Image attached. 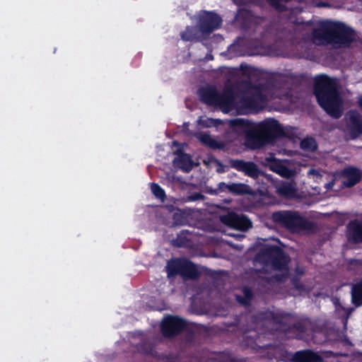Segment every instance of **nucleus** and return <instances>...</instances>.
<instances>
[{"label":"nucleus","instance_id":"nucleus-1","mask_svg":"<svg viewBox=\"0 0 362 362\" xmlns=\"http://www.w3.org/2000/svg\"><path fill=\"white\" fill-rule=\"evenodd\" d=\"M283 133L281 125L273 119L251 123L238 118L230 121V128L226 134V141L217 139L206 132L197 133L195 136L203 145L214 149H225L230 143H243L247 147L256 149L272 141Z\"/></svg>","mask_w":362,"mask_h":362},{"label":"nucleus","instance_id":"nucleus-2","mask_svg":"<svg viewBox=\"0 0 362 362\" xmlns=\"http://www.w3.org/2000/svg\"><path fill=\"white\" fill-rule=\"evenodd\" d=\"M305 27L306 31L311 32L309 38L316 45L347 46L356 37L354 30L340 22L320 21L313 25L307 23Z\"/></svg>","mask_w":362,"mask_h":362},{"label":"nucleus","instance_id":"nucleus-3","mask_svg":"<svg viewBox=\"0 0 362 362\" xmlns=\"http://www.w3.org/2000/svg\"><path fill=\"white\" fill-rule=\"evenodd\" d=\"M315 94L320 105L331 116L339 117L342 112V101L337 91V81L327 76L315 78Z\"/></svg>","mask_w":362,"mask_h":362},{"label":"nucleus","instance_id":"nucleus-4","mask_svg":"<svg viewBox=\"0 0 362 362\" xmlns=\"http://www.w3.org/2000/svg\"><path fill=\"white\" fill-rule=\"evenodd\" d=\"M281 96L287 98V93L283 94L282 91L280 93V90L274 88H253L244 98L241 106L248 111L258 112L265 107L269 100Z\"/></svg>","mask_w":362,"mask_h":362},{"label":"nucleus","instance_id":"nucleus-5","mask_svg":"<svg viewBox=\"0 0 362 362\" xmlns=\"http://www.w3.org/2000/svg\"><path fill=\"white\" fill-rule=\"evenodd\" d=\"M199 93L204 103L218 107L223 112H228L235 107V97L230 89H225L220 93L214 87H205L201 88Z\"/></svg>","mask_w":362,"mask_h":362},{"label":"nucleus","instance_id":"nucleus-6","mask_svg":"<svg viewBox=\"0 0 362 362\" xmlns=\"http://www.w3.org/2000/svg\"><path fill=\"white\" fill-rule=\"evenodd\" d=\"M256 261L263 264L265 272L272 273L273 271L287 274V257L277 247H267L262 251L257 257Z\"/></svg>","mask_w":362,"mask_h":362},{"label":"nucleus","instance_id":"nucleus-7","mask_svg":"<svg viewBox=\"0 0 362 362\" xmlns=\"http://www.w3.org/2000/svg\"><path fill=\"white\" fill-rule=\"evenodd\" d=\"M275 222L279 223L291 231L309 229L311 224L309 221L296 212L279 211L272 216Z\"/></svg>","mask_w":362,"mask_h":362},{"label":"nucleus","instance_id":"nucleus-8","mask_svg":"<svg viewBox=\"0 0 362 362\" xmlns=\"http://www.w3.org/2000/svg\"><path fill=\"white\" fill-rule=\"evenodd\" d=\"M166 269L169 277L176 274L192 277L194 271V265L185 259H177L168 262Z\"/></svg>","mask_w":362,"mask_h":362},{"label":"nucleus","instance_id":"nucleus-9","mask_svg":"<svg viewBox=\"0 0 362 362\" xmlns=\"http://www.w3.org/2000/svg\"><path fill=\"white\" fill-rule=\"evenodd\" d=\"M221 24V18L213 12L204 11L199 14V28L202 33H210L218 29Z\"/></svg>","mask_w":362,"mask_h":362},{"label":"nucleus","instance_id":"nucleus-10","mask_svg":"<svg viewBox=\"0 0 362 362\" xmlns=\"http://www.w3.org/2000/svg\"><path fill=\"white\" fill-rule=\"evenodd\" d=\"M222 223L230 228L246 231L252 228V222L245 216L234 212L228 213L220 216Z\"/></svg>","mask_w":362,"mask_h":362},{"label":"nucleus","instance_id":"nucleus-11","mask_svg":"<svg viewBox=\"0 0 362 362\" xmlns=\"http://www.w3.org/2000/svg\"><path fill=\"white\" fill-rule=\"evenodd\" d=\"M184 326L185 323L180 317L168 316L163 320L161 329L165 336L170 337L178 333Z\"/></svg>","mask_w":362,"mask_h":362},{"label":"nucleus","instance_id":"nucleus-12","mask_svg":"<svg viewBox=\"0 0 362 362\" xmlns=\"http://www.w3.org/2000/svg\"><path fill=\"white\" fill-rule=\"evenodd\" d=\"M361 170L353 166L344 168L341 173V182L348 187L356 185L361 180Z\"/></svg>","mask_w":362,"mask_h":362},{"label":"nucleus","instance_id":"nucleus-13","mask_svg":"<svg viewBox=\"0 0 362 362\" xmlns=\"http://www.w3.org/2000/svg\"><path fill=\"white\" fill-rule=\"evenodd\" d=\"M351 137L362 134V119L360 114L354 110L349 111L346 116Z\"/></svg>","mask_w":362,"mask_h":362},{"label":"nucleus","instance_id":"nucleus-14","mask_svg":"<svg viewBox=\"0 0 362 362\" xmlns=\"http://www.w3.org/2000/svg\"><path fill=\"white\" fill-rule=\"evenodd\" d=\"M218 188L221 192L227 190L233 194L239 195L253 194L252 189L248 185L243 183L226 184L221 182L218 185Z\"/></svg>","mask_w":362,"mask_h":362},{"label":"nucleus","instance_id":"nucleus-15","mask_svg":"<svg viewBox=\"0 0 362 362\" xmlns=\"http://www.w3.org/2000/svg\"><path fill=\"white\" fill-rule=\"evenodd\" d=\"M173 165L183 172L188 173L192 169L194 163L188 154L177 152L173 160Z\"/></svg>","mask_w":362,"mask_h":362},{"label":"nucleus","instance_id":"nucleus-16","mask_svg":"<svg viewBox=\"0 0 362 362\" xmlns=\"http://www.w3.org/2000/svg\"><path fill=\"white\" fill-rule=\"evenodd\" d=\"M232 165L236 170L244 172L250 177H255L258 175V169L253 163L236 160L233 161Z\"/></svg>","mask_w":362,"mask_h":362},{"label":"nucleus","instance_id":"nucleus-17","mask_svg":"<svg viewBox=\"0 0 362 362\" xmlns=\"http://www.w3.org/2000/svg\"><path fill=\"white\" fill-rule=\"evenodd\" d=\"M348 235L354 242H362V222L358 221L351 222L349 226Z\"/></svg>","mask_w":362,"mask_h":362},{"label":"nucleus","instance_id":"nucleus-18","mask_svg":"<svg viewBox=\"0 0 362 362\" xmlns=\"http://www.w3.org/2000/svg\"><path fill=\"white\" fill-rule=\"evenodd\" d=\"M294 360L296 362H320V356L310 351H298L295 354Z\"/></svg>","mask_w":362,"mask_h":362},{"label":"nucleus","instance_id":"nucleus-19","mask_svg":"<svg viewBox=\"0 0 362 362\" xmlns=\"http://www.w3.org/2000/svg\"><path fill=\"white\" fill-rule=\"evenodd\" d=\"M271 170L283 177L291 178L295 176L296 172L293 170L288 168L287 167L280 164L274 163L271 165Z\"/></svg>","mask_w":362,"mask_h":362},{"label":"nucleus","instance_id":"nucleus-20","mask_svg":"<svg viewBox=\"0 0 362 362\" xmlns=\"http://www.w3.org/2000/svg\"><path fill=\"white\" fill-rule=\"evenodd\" d=\"M276 192L281 196L291 197L296 194V190L291 183L284 182L277 187Z\"/></svg>","mask_w":362,"mask_h":362},{"label":"nucleus","instance_id":"nucleus-21","mask_svg":"<svg viewBox=\"0 0 362 362\" xmlns=\"http://www.w3.org/2000/svg\"><path fill=\"white\" fill-rule=\"evenodd\" d=\"M199 28L197 27H187L186 30L182 33V39L185 41H192L199 38L198 31Z\"/></svg>","mask_w":362,"mask_h":362},{"label":"nucleus","instance_id":"nucleus-22","mask_svg":"<svg viewBox=\"0 0 362 362\" xmlns=\"http://www.w3.org/2000/svg\"><path fill=\"white\" fill-rule=\"evenodd\" d=\"M351 296L352 301L356 305H362V281L353 287Z\"/></svg>","mask_w":362,"mask_h":362},{"label":"nucleus","instance_id":"nucleus-23","mask_svg":"<svg viewBox=\"0 0 362 362\" xmlns=\"http://www.w3.org/2000/svg\"><path fill=\"white\" fill-rule=\"evenodd\" d=\"M219 123V120L214 119L205 116H202L197 120V124L202 128L215 127Z\"/></svg>","mask_w":362,"mask_h":362},{"label":"nucleus","instance_id":"nucleus-24","mask_svg":"<svg viewBox=\"0 0 362 362\" xmlns=\"http://www.w3.org/2000/svg\"><path fill=\"white\" fill-rule=\"evenodd\" d=\"M151 190L153 194L160 202H164L165 193L164 189L156 183L151 184Z\"/></svg>","mask_w":362,"mask_h":362},{"label":"nucleus","instance_id":"nucleus-25","mask_svg":"<svg viewBox=\"0 0 362 362\" xmlns=\"http://www.w3.org/2000/svg\"><path fill=\"white\" fill-rule=\"evenodd\" d=\"M301 148L305 151H313L316 149L317 144L313 138H305L300 143Z\"/></svg>","mask_w":362,"mask_h":362},{"label":"nucleus","instance_id":"nucleus-26","mask_svg":"<svg viewBox=\"0 0 362 362\" xmlns=\"http://www.w3.org/2000/svg\"><path fill=\"white\" fill-rule=\"evenodd\" d=\"M243 294H244L243 297L238 296H237V300L241 304L247 305L249 304V303L250 301V299L252 298V291L250 289L245 288L243 290Z\"/></svg>","mask_w":362,"mask_h":362},{"label":"nucleus","instance_id":"nucleus-27","mask_svg":"<svg viewBox=\"0 0 362 362\" xmlns=\"http://www.w3.org/2000/svg\"><path fill=\"white\" fill-rule=\"evenodd\" d=\"M184 201L186 202H202L204 201V196L199 192H194L187 196Z\"/></svg>","mask_w":362,"mask_h":362},{"label":"nucleus","instance_id":"nucleus-28","mask_svg":"<svg viewBox=\"0 0 362 362\" xmlns=\"http://www.w3.org/2000/svg\"><path fill=\"white\" fill-rule=\"evenodd\" d=\"M288 0H269L270 4L279 11H283L285 9L284 3Z\"/></svg>","mask_w":362,"mask_h":362},{"label":"nucleus","instance_id":"nucleus-29","mask_svg":"<svg viewBox=\"0 0 362 362\" xmlns=\"http://www.w3.org/2000/svg\"><path fill=\"white\" fill-rule=\"evenodd\" d=\"M308 175H316L317 182H318V180H320L322 177L319 170L313 168L309 170Z\"/></svg>","mask_w":362,"mask_h":362},{"label":"nucleus","instance_id":"nucleus-30","mask_svg":"<svg viewBox=\"0 0 362 362\" xmlns=\"http://www.w3.org/2000/svg\"><path fill=\"white\" fill-rule=\"evenodd\" d=\"M335 185H336V180H334V181H332L331 182L326 184L325 188L327 189V190H329V189H332Z\"/></svg>","mask_w":362,"mask_h":362},{"label":"nucleus","instance_id":"nucleus-31","mask_svg":"<svg viewBox=\"0 0 362 362\" xmlns=\"http://www.w3.org/2000/svg\"><path fill=\"white\" fill-rule=\"evenodd\" d=\"M274 276L275 277V279H276L277 280H281V278L279 277V275L276 273L274 274Z\"/></svg>","mask_w":362,"mask_h":362},{"label":"nucleus","instance_id":"nucleus-32","mask_svg":"<svg viewBox=\"0 0 362 362\" xmlns=\"http://www.w3.org/2000/svg\"><path fill=\"white\" fill-rule=\"evenodd\" d=\"M358 103H359V105L360 107H361L362 109V96L360 97L359 100H358Z\"/></svg>","mask_w":362,"mask_h":362},{"label":"nucleus","instance_id":"nucleus-33","mask_svg":"<svg viewBox=\"0 0 362 362\" xmlns=\"http://www.w3.org/2000/svg\"><path fill=\"white\" fill-rule=\"evenodd\" d=\"M236 237L240 238H243L244 235H237Z\"/></svg>","mask_w":362,"mask_h":362},{"label":"nucleus","instance_id":"nucleus-34","mask_svg":"<svg viewBox=\"0 0 362 362\" xmlns=\"http://www.w3.org/2000/svg\"><path fill=\"white\" fill-rule=\"evenodd\" d=\"M242 247H243L242 246H238L237 247L238 249H242Z\"/></svg>","mask_w":362,"mask_h":362}]
</instances>
